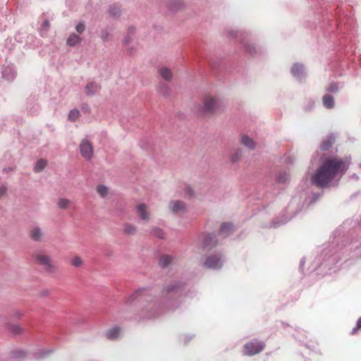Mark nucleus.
Returning a JSON list of instances; mask_svg holds the SVG:
<instances>
[{"label":"nucleus","mask_w":361,"mask_h":361,"mask_svg":"<svg viewBox=\"0 0 361 361\" xmlns=\"http://www.w3.org/2000/svg\"><path fill=\"white\" fill-rule=\"evenodd\" d=\"M350 159L331 156L324 158L312 177L313 184L319 188L329 187L334 180H339L348 170Z\"/></svg>","instance_id":"nucleus-1"},{"label":"nucleus","mask_w":361,"mask_h":361,"mask_svg":"<svg viewBox=\"0 0 361 361\" xmlns=\"http://www.w3.org/2000/svg\"><path fill=\"white\" fill-rule=\"evenodd\" d=\"M202 103L203 106L201 109V113L204 116L219 113L224 107L221 102L210 95L205 96L203 99Z\"/></svg>","instance_id":"nucleus-2"},{"label":"nucleus","mask_w":361,"mask_h":361,"mask_svg":"<svg viewBox=\"0 0 361 361\" xmlns=\"http://www.w3.org/2000/svg\"><path fill=\"white\" fill-rule=\"evenodd\" d=\"M32 260L37 264L41 265L49 272H54L56 267L53 264L51 257L43 252H36L32 255Z\"/></svg>","instance_id":"nucleus-3"},{"label":"nucleus","mask_w":361,"mask_h":361,"mask_svg":"<svg viewBox=\"0 0 361 361\" xmlns=\"http://www.w3.org/2000/svg\"><path fill=\"white\" fill-rule=\"evenodd\" d=\"M265 347V344L257 339H254L246 343L243 346V353L245 355L252 356L262 352Z\"/></svg>","instance_id":"nucleus-4"},{"label":"nucleus","mask_w":361,"mask_h":361,"mask_svg":"<svg viewBox=\"0 0 361 361\" xmlns=\"http://www.w3.org/2000/svg\"><path fill=\"white\" fill-rule=\"evenodd\" d=\"M80 152L82 157L89 161L93 156V146L87 140H82L80 145Z\"/></svg>","instance_id":"nucleus-5"},{"label":"nucleus","mask_w":361,"mask_h":361,"mask_svg":"<svg viewBox=\"0 0 361 361\" xmlns=\"http://www.w3.org/2000/svg\"><path fill=\"white\" fill-rule=\"evenodd\" d=\"M204 265L208 269H219L222 267L223 261L220 255H212L206 259Z\"/></svg>","instance_id":"nucleus-6"},{"label":"nucleus","mask_w":361,"mask_h":361,"mask_svg":"<svg viewBox=\"0 0 361 361\" xmlns=\"http://www.w3.org/2000/svg\"><path fill=\"white\" fill-rule=\"evenodd\" d=\"M185 204L181 201H173L169 204L170 209L174 213H182L185 211Z\"/></svg>","instance_id":"nucleus-7"},{"label":"nucleus","mask_w":361,"mask_h":361,"mask_svg":"<svg viewBox=\"0 0 361 361\" xmlns=\"http://www.w3.org/2000/svg\"><path fill=\"white\" fill-rule=\"evenodd\" d=\"M137 214L144 221H148L149 219V212H148L147 207L145 204H140L136 207Z\"/></svg>","instance_id":"nucleus-8"},{"label":"nucleus","mask_w":361,"mask_h":361,"mask_svg":"<svg viewBox=\"0 0 361 361\" xmlns=\"http://www.w3.org/2000/svg\"><path fill=\"white\" fill-rule=\"evenodd\" d=\"M240 143L250 150H253L256 147V142L254 141V140L246 135H242Z\"/></svg>","instance_id":"nucleus-9"},{"label":"nucleus","mask_w":361,"mask_h":361,"mask_svg":"<svg viewBox=\"0 0 361 361\" xmlns=\"http://www.w3.org/2000/svg\"><path fill=\"white\" fill-rule=\"evenodd\" d=\"M100 87H101L97 83L91 82L86 85L85 91L87 95L90 96L97 92L100 90Z\"/></svg>","instance_id":"nucleus-10"},{"label":"nucleus","mask_w":361,"mask_h":361,"mask_svg":"<svg viewBox=\"0 0 361 361\" xmlns=\"http://www.w3.org/2000/svg\"><path fill=\"white\" fill-rule=\"evenodd\" d=\"M42 236L43 232L39 227H34L30 231V237L35 241H40Z\"/></svg>","instance_id":"nucleus-11"},{"label":"nucleus","mask_w":361,"mask_h":361,"mask_svg":"<svg viewBox=\"0 0 361 361\" xmlns=\"http://www.w3.org/2000/svg\"><path fill=\"white\" fill-rule=\"evenodd\" d=\"M121 333V328L118 326H114L106 332V336L109 340H115L118 338Z\"/></svg>","instance_id":"nucleus-12"},{"label":"nucleus","mask_w":361,"mask_h":361,"mask_svg":"<svg viewBox=\"0 0 361 361\" xmlns=\"http://www.w3.org/2000/svg\"><path fill=\"white\" fill-rule=\"evenodd\" d=\"M203 245L205 247H213L216 244V237L213 234H207L203 240Z\"/></svg>","instance_id":"nucleus-13"},{"label":"nucleus","mask_w":361,"mask_h":361,"mask_svg":"<svg viewBox=\"0 0 361 361\" xmlns=\"http://www.w3.org/2000/svg\"><path fill=\"white\" fill-rule=\"evenodd\" d=\"M322 102L326 109H332L334 107V98L331 94H324L322 97Z\"/></svg>","instance_id":"nucleus-14"},{"label":"nucleus","mask_w":361,"mask_h":361,"mask_svg":"<svg viewBox=\"0 0 361 361\" xmlns=\"http://www.w3.org/2000/svg\"><path fill=\"white\" fill-rule=\"evenodd\" d=\"M233 231V225L231 223H224L219 230V233L228 235Z\"/></svg>","instance_id":"nucleus-15"},{"label":"nucleus","mask_w":361,"mask_h":361,"mask_svg":"<svg viewBox=\"0 0 361 361\" xmlns=\"http://www.w3.org/2000/svg\"><path fill=\"white\" fill-rule=\"evenodd\" d=\"M159 73L161 76L167 81H170L172 79V72L167 68H161L159 70Z\"/></svg>","instance_id":"nucleus-16"},{"label":"nucleus","mask_w":361,"mask_h":361,"mask_svg":"<svg viewBox=\"0 0 361 361\" xmlns=\"http://www.w3.org/2000/svg\"><path fill=\"white\" fill-rule=\"evenodd\" d=\"M334 142V139L333 137L330 136L326 140H324L320 146L322 150H327L330 147H331L333 143Z\"/></svg>","instance_id":"nucleus-17"},{"label":"nucleus","mask_w":361,"mask_h":361,"mask_svg":"<svg viewBox=\"0 0 361 361\" xmlns=\"http://www.w3.org/2000/svg\"><path fill=\"white\" fill-rule=\"evenodd\" d=\"M80 40H81V39L78 35H77L75 34H72L67 39L66 43L68 45L73 47V46L80 43Z\"/></svg>","instance_id":"nucleus-18"},{"label":"nucleus","mask_w":361,"mask_h":361,"mask_svg":"<svg viewBox=\"0 0 361 361\" xmlns=\"http://www.w3.org/2000/svg\"><path fill=\"white\" fill-rule=\"evenodd\" d=\"M47 164V161L46 159H39V161H37V163L34 167V171L35 172H40L45 168Z\"/></svg>","instance_id":"nucleus-19"},{"label":"nucleus","mask_w":361,"mask_h":361,"mask_svg":"<svg viewBox=\"0 0 361 361\" xmlns=\"http://www.w3.org/2000/svg\"><path fill=\"white\" fill-rule=\"evenodd\" d=\"M243 155V152L240 149H237L233 152L231 156V161L233 163L238 161Z\"/></svg>","instance_id":"nucleus-20"},{"label":"nucleus","mask_w":361,"mask_h":361,"mask_svg":"<svg viewBox=\"0 0 361 361\" xmlns=\"http://www.w3.org/2000/svg\"><path fill=\"white\" fill-rule=\"evenodd\" d=\"M172 258L169 255H163L159 259V265L161 267H167L171 262Z\"/></svg>","instance_id":"nucleus-21"},{"label":"nucleus","mask_w":361,"mask_h":361,"mask_svg":"<svg viewBox=\"0 0 361 361\" xmlns=\"http://www.w3.org/2000/svg\"><path fill=\"white\" fill-rule=\"evenodd\" d=\"M136 227L130 224H126L123 228V232L128 235H133L135 233Z\"/></svg>","instance_id":"nucleus-22"},{"label":"nucleus","mask_w":361,"mask_h":361,"mask_svg":"<svg viewBox=\"0 0 361 361\" xmlns=\"http://www.w3.org/2000/svg\"><path fill=\"white\" fill-rule=\"evenodd\" d=\"M302 70H303L302 65L295 63L291 68V73L295 76H298L302 73Z\"/></svg>","instance_id":"nucleus-23"},{"label":"nucleus","mask_w":361,"mask_h":361,"mask_svg":"<svg viewBox=\"0 0 361 361\" xmlns=\"http://www.w3.org/2000/svg\"><path fill=\"white\" fill-rule=\"evenodd\" d=\"M80 111L78 109H72L68 114V120L71 121H75L80 116Z\"/></svg>","instance_id":"nucleus-24"},{"label":"nucleus","mask_w":361,"mask_h":361,"mask_svg":"<svg viewBox=\"0 0 361 361\" xmlns=\"http://www.w3.org/2000/svg\"><path fill=\"white\" fill-rule=\"evenodd\" d=\"M97 192L102 197H104L107 195L109 190L107 187H106L105 185H99L97 187Z\"/></svg>","instance_id":"nucleus-25"},{"label":"nucleus","mask_w":361,"mask_h":361,"mask_svg":"<svg viewBox=\"0 0 361 361\" xmlns=\"http://www.w3.org/2000/svg\"><path fill=\"white\" fill-rule=\"evenodd\" d=\"M71 204V201L68 199L60 198L57 202V205L61 209H67Z\"/></svg>","instance_id":"nucleus-26"},{"label":"nucleus","mask_w":361,"mask_h":361,"mask_svg":"<svg viewBox=\"0 0 361 361\" xmlns=\"http://www.w3.org/2000/svg\"><path fill=\"white\" fill-rule=\"evenodd\" d=\"M71 264L75 267H80L82 265L83 260L80 257L75 256L72 258Z\"/></svg>","instance_id":"nucleus-27"},{"label":"nucleus","mask_w":361,"mask_h":361,"mask_svg":"<svg viewBox=\"0 0 361 361\" xmlns=\"http://www.w3.org/2000/svg\"><path fill=\"white\" fill-rule=\"evenodd\" d=\"M145 291V290H138L135 291L128 299V302H131L135 299L137 298L138 297L142 296V293Z\"/></svg>","instance_id":"nucleus-28"},{"label":"nucleus","mask_w":361,"mask_h":361,"mask_svg":"<svg viewBox=\"0 0 361 361\" xmlns=\"http://www.w3.org/2000/svg\"><path fill=\"white\" fill-rule=\"evenodd\" d=\"M152 234L155 236V237H157L159 238H164V233H163L162 230L158 228H154L152 229Z\"/></svg>","instance_id":"nucleus-29"},{"label":"nucleus","mask_w":361,"mask_h":361,"mask_svg":"<svg viewBox=\"0 0 361 361\" xmlns=\"http://www.w3.org/2000/svg\"><path fill=\"white\" fill-rule=\"evenodd\" d=\"M159 91L163 94V95H167L169 94V87L168 85L162 84L159 85Z\"/></svg>","instance_id":"nucleus-30"},{"label":"nucleus","mask_w":361,"mask_h":361,"mask_svg":"<svg viewBox=\"0 0 361 361\" xmlns=\"http://www.w3.org/2000/svg\"><path fill=\"white\" fill-rule=\"evenodd\" d=\"M11 331L15 334H20L23 332V329L18 325H13L11 327Z\"/></svg>","instance_id":"nucleus-31"},{"label":"nucleus","mask_w":361,"mask_h":361,"mask_svg":"<svg viewBox=\"0 0 361 361\" xmlns=\"http://www.w3.org/2000/svg\"><path fill=\"white\" fill-rule=\"evenodd\" d=\"M326 90L330 92H336L338 91L337 84L335 82L329 84V86L326 88Z\"/></svg>","instance_id":"nucleus-32"},{"label":"nucleus","mask_w":361,"mask_h":361,"mask_svg":"<svg viewBox=\"0 0 361 361\" xmlns=\"http://www.w3.org/2000/svg\"><path fill=\"white\" fill-rule=\"evenodd\" d=\"M361 329V317L357 319L356 323V326L353 329L351 334L355 335L357 334V331Z\"/></svg>","instance_id":"nucleus-33"},{"label":"nucleus","mask_w":361,"mask_h":361,"mask_svg":"<svg viewBox=\"0 0 361 361\" xmlns=\"http://www.w3.org/2000/svg\"><path fill=\"white\" fill-rule=\"evenodd\" d=\"M85 26L83 23H79L77 26H76V30L79 33H82L84 32L85 30Z\"/></svg>","instance_id":"nucleus-34"},{"label":"nucleus","mask_w":361,"mask_h":361,"mask_svg":"<svg viewBox=\"0 0 361 361\" xmlns=\"http://www.w3.org/2000/svg\"><path fill=\"white\" fill-rule=\"evenodd\" d=\"M288 180V176L286 173L281 174L279 177V182L285 183Z\"/></svg>","instance_id":"nucleus-35"},{"label":"nucleus","mask_w":361,"mask_h":361,"mask_svg":"<svg viewBox=\"0 0 361 361\" xmlns=\"http://www.w3.org/2000/svg\"><path fill=\"white\" fill-rule=\"evenodd\" d=\"M185 190V193L189 197H192L194 195V192H193L192 189L190 187H189V186L186 187Z\"/></svg>","instance_id":"nucleus-36"},{"label":"nucleus","mask_w":361,"mask_h":361,"mask_svg":"<svg viewBox=\"0 0 361 361\" xmlns=\"http://www.w3.org/2000/svg\"><path fill=\"white\" fill-rule=\"evenodd\" d=\"M7 188L6 186H1L0 187V197H2L6 192Z\"/></svg>","instance_id":"nucleus-37"},{"label":"nucleus","mask_w":361,"mask_h":361,"mask_svg":"<svg viewBox=\"0 0 361 361\" xmlns=\"http://www.w3.org/2000/svg\"><path fill=\"white\" fill-rule=\"evenodd\" d=\"M43 26L46 27H48L49 26V21L48 20H44V22L43 23Z\"/></svg>","instance_id":"nucleus-38"},{"label":"nucleus","mask_w":361,"mask_h":361,"mask_svg":"<svg viewBox=\"0 0 361 361\" xmlns=\"http://www.w3.org/2000/svg\"><path fill=\"white\" fill-rule=\"evenodd\" d=\"M109 12H110V13H111V15H113V16H116V15L117 14V13H118L117 11H116H116H115V12H114V11H113V8H110Z\"/></svg>","instance_id":"nucleus-39"}]
</instances>
